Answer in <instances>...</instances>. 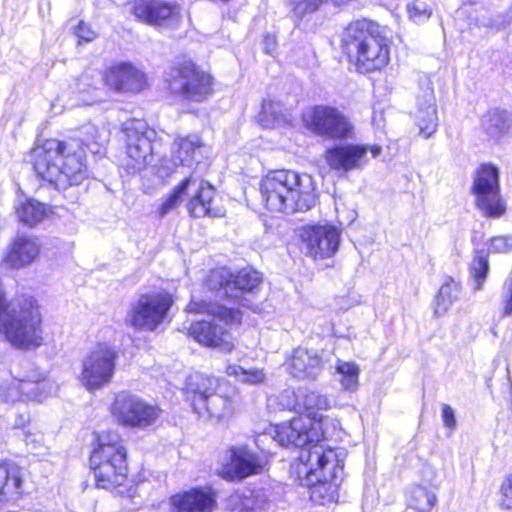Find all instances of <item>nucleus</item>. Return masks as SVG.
Listing matches in <instances>:
<instances>
[{
  "instance_id": "nucleus-42",
  "label": "nucleus",
  "mask_w": 512,
  "mask_h": 512,
  "mask_svg": "<svg viewBox=\"0 0 512 512\" xmlns=\"http://www.w3.org/2000/svg\"><path fill=\"white\" fill-rule=\"evenodd\" d=\"M409 18L415 23H423L428 20L432 14L429 6L419 0H415L407 5Z\"/></svg>"
},
{
  "instance_id": "nucleus-4",
  "label": "nucleus",
  "mask_w": 512,
  "mask_h": 512,
  "mask_svg": "<svg viewBox=\"0 0 512 512\" xmlns=\"http://www.w3.org/2000/svg\"><path fill=\"white\" fill-rule=\"evenodd\" d=\"M259 190L262 203L272 212H305L316 204L312 177L293 170L270 171L262 178Z\"/></svg>"
},
{
  "instance_id": "nucleus-51",
  "label": "nucleus",
  "mask_w": 512,
  "mask_h": 512,
  "mask_svg": "<svg viewBox=\"0 0 512 512\" xmlns=\"http://www.w3.org/2000/svg\"><path fill=\"white\" fill-rule=\"evenodd\" d=\"M502 506L506 507L507 509L512 508V505L510 503H506V501L502 502Z\"/></svg>"
},
{
  "instance_id": "nucleus-49",
  "label": "nucleus",
  "mask_w": 512,
  "mask_h": 512,
  "mask_svg": "<svg viewBox=\"0 0 512 512\" xmlns=\"http://www.w3.org/2000/svg\"><path fill=\"white\" fill-rule=\"evenodd\" d=\"M41 440H42V437L39 434L31 435L30 433L29 434L25 433V442L28 446L33 445V448L36 449L37 444H39L41 442Z\"/></svg>"
},
{
  "instance_id": "nucleus-1",
  "label": "nucleus",
  "mask_w": 512,
  "mask_h": 512,
  "mask_svg": "<svg viewBox=\"0 0 512 512\" xmlns=\"http://www.w3.org/2000/svg\"><path fill=\"white\" fill-rule=\"evenodd\" d=\"M339 421L321 414L310 421L303 417L274 427L273 439L283 447L301 448L298 459L302 464L299 475L305 474L301 485L316 486L328 484L336 489L342 479L344 453L325 448L322 441L336 435Z\"/></svg>"
},
{
  "instance_id": "nucleus-8",
  "label": "nucleus",
  "mask_w": 512,
  "mask_h": 512,
  "mask_svg": "<svg viewBox=\"0 0 512 512\" xmlns=\"http://www.w3.org/2000/svg\"><path fill=\"white\" fill-rule=\"evenodd\" d=\"M215 193L216 189L210 182L191 174L173 188L159 207L158 213L161 217L171 213L182 203L184 196L190 195L187 209L192 217L219 216L218 211L212 208Z\"/></svg>"
},
{
  "instance_id": "nucleus-31",
  "label": "nucleus",
  "mask_w": 512,
  "mask_h": 512,
  "mask_svg": "<svg viewBox=\"0 0 512 512\" xmlns=\"http://www.w3.org/2000/svg\"><path fill=\"white\" fill-rule=\"evenodd\" d=\"M296 405L303 409L307 417L304 419L313 421L318 418L323 411L330 408L331 404L329 399L316 391L299 390L296 395Z\"/></svg>"
},
{
  "instance_id": "nucleus-47",
  "label": "nucleus",
  "mask_w": 512,
  "mask_h": 512,
  "mask_svg": "<svg viewBox=\"0 0 512 512\" xmlns=\"http://www.w3.org/2000/svg\"><path fill=\"white\" fill-rule=\"evenodd\" d=\"M479 25L487 28H496L500 29L501 22L498 19H493L491 17H482L478 20Z\"/></svg>"
},
{
  "instance_id": "nucleus-41",
  "label": "nucleus",
  "mask_w": 512,
  "mask_h": 512,
  "mask_svg": "<svg viewBox=\"0 0 512 512\" xmlns=\"http://www.w3.org/2000/svg\"><path fill=\"white\" fill-rule=\"evenodd\" d=\"M471 275L474 278V290L482 289L483 283L489 271V262L487 254L484 251H477L471 265Z\"/></svg>"
},
{
  "instance_id": "nucleus-17",
  "label": "nucleus",
  "mask_w": 512,
  "mask_h": 512,
  "mask_svg": "<svg viewBox=\"0 0 512 512\" xmlns=\"http://www.w3.org/2000/svg\"><path fill=\"white\" fill-rule=\"evenodd\" d=\"M378 157L382 148L378 145L338 144L326 151L325 159L329 167L339 172L361 170L368 163V153Z\"/></svg>"
},
{
  "instance_id": "nucleus-43",
  "label": "nucleus",
  "mask_w": 512,
  "mask_h": 512,
  "mask_svg": "<svg viewBox=\"0 0 512 512\" xmlns=\"http://www.w3.org/2000/svg\"><path fill=\"white\" fill-rule=\"evenodd\" d=\"M512 250V236H497L490 239L488 252L507 253Z\"/></svg>"
},
{
  "instance_id": "nucleus-7",
  "label": "nucleus",
  "mask_w": 512,
  "mask_h": 512,
  "mask_svg": "<svg viewBox=\"0 0 512 512\" xmlns=\"http://www.w3.org/2000/svg\"><path fill=\"white\" fill-rule=\"evenodd\" d=\"M187 309L188 312L205 313L208 317H212L211 320H201L191 324L189 334L198 343L227 352L234 348L228 331L217 324L216 320L226 325L239 323L241 313L238 309L228 308L218 303L195 300L188 304Z\"/></svg>"
},
{
  "instance_id": "nucleus-40",
  "label": "nucleus",
  "mask_w": 512,
  "mask_h": 512,
  "mask_svg": "<svg viewBox=\"0 0 512 512\" xmlns=\"http://www.w3.org/2000/svg\"><path fill=\"white\" fill-rule=\"evenodd\" d=\"M336 371L341 375V385L344 389L354 391L358 386L359 367L353 362L338 361Z\"/></svg>"
},
{
  "instance_id": "nucleus-12",
  "label": "nucleus",
  "mask_w": 512,
  "mask_h": 512,
  "mask_svg": "<svg viewBox=\"0 0 512 512\" xmlns=\"http://www.w3.org/2000/svg\"><path fill=\"white\" fill-rule=\"evenodd\" d=\"M172 304L173 299L168 293L142 294L130 304L125 322L135 330L154 331L163 323Z\"/></svg>"
},
{
  "instance_id": "nucleus-9",
  "label": "nucleus",
  "mask_w": 512,
  "mask_h": 512,
  "mask_svg": "<svg viewBox=\"0 0 512 512\" xmlns=\"http://www.w3.org/2000/svg\"><path fill=\"white\" fill-rule=\"evenodd\" d=\"M169 92L183 100L201 102L212 93V77L191 60L179 59L165 72Z\"/></svg>"
},
{
  "instance_id": "nucleus-32",
  "label": "nucleus",
  "mask_w": 512,
  "mask_h": 512,
  "mask_svg": "<svg viewBox=\"0 0 512 512\" xmlns=\"http://www.w3.org/2000/svg\"><path fill=\"white\" fill-rule=\"evenodd\" d=\"M22 482V470L18 465L12 462L0 463V495H20Z\"/></svg>"
},
{
  "instance_id": "nucleus-30",
  "label": "nucleus",
  "mask_w": 512,
  "mask_h": 512,
  "mask_svg": "<svg viewBox=\"0 0 512 512\" xmlns=\"http://www.w3.org/2000/svg\"><path fill=\"white\" fill-rule=\"evenodd\" d=\"M512 125V115L501 109H491L481 118L483 132L493 140H499L509 131Z\"/></svg>"
},
{
  "instance_id": "nucleus-22",
  "label": "nucleus",
  "mask_w": 512,
  "mask_h": 512,
  "mask_svg": "<svg viewBox=\"0 0 512 512\" xmlns=\"http://www.w3.org/2000/svg\"><path fill=\"white\" fill-rule=\"evenodd\" d=\"M286 370L297 379L315 380L324 367L322 353L298 347L286 360Z\"/></svg>"
},
{
  "instance_id": "nucleus-13",
  "label": "nucleus",
  "mask_w": 512,
  "mask_h": 512,
  "mask_svg": "<svg viewBox=\"0 0 512 512\" xmlns=\"http://www.w3.org/2000/svg\"><path fill=\"white\" fill-rule=\"evenodd\" d=\"M472 193L475 205L488 218H499L506 206L500 196L499 170L492 164H482L475 173Z\"/></svg>"
},
{
  "instance_id": "nucleus-14",
  "label": "nucleus",
  "mask_w": 512,
  "mask_h": 512,
  "mask_svg": "<svg viewBox=\"0 0 512 512\" xmlns=\"http://www.w3.org/2000/svg\"><path fill=\"white\" fill-rule=\"evenodd\" d=\"M116 350L107 344H99L82 360L81 382L88 390L108 384L114 374Z\"/></svg>"
},
{
  "instance_id": "nucleus-2",
  "label": "nucleus",
  "mask_w": 512,
  "mask_h": 512,
  "mask_svg": "<svg viewBox=\"0 0 512 512\" xmlns=\"http://www.w3.org/2000/svg\"><path fill=\"white\" fill-rule=\"evenodd\" d=\"M101 145L98 128L85 124L72 137L59 141L49 139L31 152V161L37 176L58 190L78 186L89 176L86 151L98 153L94 146Z\"/></svg>"
},
{
  "instance_id": "nucleus-46",
  "label": "nucleus",
  "mask_w": 512,
  "mask_h": 512,
  "mask_svg": "<svg viewBox=\"0 0 512 512\" xmlns=\"http://www.w3.org/2000/svg\"><path fill=\"white\" fill-rule=\"evenodd\" d=\"M75 33L80 40H83L85 42L92 41L96 36L95 32L91 30L90 27L83 21H80V23L76 27Z\"/></svg>"
},
{
  "instance_id": "nucleus-29",
  "label": "nucleus",
  "mask_w": 512,
  "mask_h": 512,
  "mask_svg": "<svg viewBox=\"0 0 512 512\" xmlns=\"http://www.w3.org/2000/svg\"><path fill=\"white\" fill-rule=\"evenodd\" d=\"M226 380L218 379L202 373H193L186 380L187 393L193 395L192 405L196 413H200V404L213 394Z\"/></svg>"
},
{
  "instance_id": "nucleus-39",
  "label": "nucleus",
  "mask_w": 512,
  "mask_h": 512,
  "mask_svg": "<svg viewBox=\"0 0 512 512\" xmlns=\"http://www.w3.org/2000/svg\"><path fill=\"white\" fill-rule=\"evenodd\" d=\"M228 376H233L243 383L247 384H260L266 379V375L262 369L246 370L239 365L230 364L225 370Z\"/></svg>"
},
{
  "instance_id": "nucleus-50",
  "label": "nucleus",
  "mask_w": 512,
  "mask_h": 512,
  "mask_svg": "<svg viewBox=\"0 0 512 512\" xmlns=\"http://www.w3.org/2000/svg\"><path fill=\"white\" fill-rule=\"evenodd\" d=\"M275 48V38L271 36H266L264 39V50L266 53L270 54L273 52Z\"/></svg>"
},
{
  "instance_id": "nucleus-33",
  "label": "nucleus",
  "mask_w": 512,
  "mask_h": 512,
  "mask_svg": "<svg viewBox=\"0 0 512 512\" xmlns=\"http://www.w3.org/2000/svg\"><path fill=\"white\" fill-rule=\"evenodd\" d=\"M267 501L268 495L263 488L245 489L231 498V503L235 504L238 512L263 509Z\"/></svg>"
},
{
  "instance_id": "nucleus-15",
  "label": "nucleus",
  "mask_w": 512,
  "mask_h": 512,
  "mask_svg": "<svg viewBox=\"0 0 512 512\" xmlns=\"http://www.w3.org/2000/svg\"><path fill=\"white\" fill-rule=\"evenodd\" d=\"M111 412L120 424L138 428L152 425L160 414L158 407L126 391L116 395Z\"/></svg>"
},
{
  "instance_id": "nucleus-5",
  "label": "nucleus",
  "mask_w": 512,
  "mask_h": 512,
  "mask_svg": "<svg viewBox=\"0 0 512 512\" xmlns=\"http://www.w3.org/2000/svg\"><path fill=\"white\" fill-rule=\"evenodd\" d=\"M343 47L361 73L381 70L389 62V49L385 38L380 36L379 26L366 19L348 25Z\"/></svg>"
},
{
  "instance_id": "nucleus-19",
  "label": "nucleus",
  "mask_w": 512,
  "mask_h": 512,
  "mask_svg": "<svg viewBox=\"0 0 512 512\" xmlns=\"http://www.w3.org/2000/svg\"><path fill=\"white\" fill-rule=\"evenodd\" d=\"M177 5L162 0H136L133 14L141 21L154 26H174L179 20Z\"/></svg>"
},
{
  "instance_id": "nucleus-35",
  "label": "nucleus",
  "mask_w": 512,
  "mask_h": 512,
  "mask_svg": "<svg viewBox=\"0 0 512 512\" xmlns=\"http://www.w3.org/2000/svg\"><path fill=\"white\" fill-rule=\"evenodd\" d=\"M436 503V495L420 485L412 487L407 495L408 507L417 512H430Z\"/></svg>"
},
{
  "instance_id": "nucleus-20",
  "label": "nucleus",
  "mask_w": 512,
  "mask_h": 512,
  "mask_svg": "<svg viewBox=\"0 0 512 512\" xmlns=\"http://www.w3.org/2000/svg\"><path fill=\"white\" fill-rule=\"evenodd\" d=\"M239 399L237 389L228 381L222 382L220 387L200 404V413H207L210 419L217 421L230 417Z\"/></svg>"
},
{
  "instance_id": "nucleus-24",
  "label": "nucleus",
  "mask_w": 512,
  "mask_h": 512,
  "mask_svg": "<svg viewBox=\"0 0 512 512\" xmlns=\"http://www.w3.org/2000/svg\"><path fill=\"white\" fill-rule=\"evenodd\" d=\"M207 150V146L197 135L178 138L173 144L172 165L193 168L202 161Z\"/></svg>"
},
{
  "instance_id": "nucleus-6",
  "label": "nucleus",
  "mask_w": 512,
  "mask_h": 512,
  "mask_svg": "<svg viewBox=\"0 0 512 512\" xmlns=\"http://www.w3.org/2000/svg\"><path fill=\"white\" fill-rule=\"evenodd\" d=\"M89 462L97 487L110 489L126 481V449L117 432L106 431L97 436Z\"/></svg>"
},
{
  "instance_id": "nucleus-36",
  "label": "nucleus",
  "mask_w": 512,
  "mask_h": 512,
  "mask_svg": "<svg viewBox=\"0 0 512 512\" xmlns=\"http://www.w3.org/2000/svg\"><path fill=\"white\" fill-rule=\"evenodd\" d=\"M16 213L23 224L34 227L45 218L47 209L43 203L31 199L18 207Z\"/></svg>"
},
{
  "instance_id": "nucleus-45",
  "label": "nucleus",
  "mask_w": 512,
  "mask_h": 512,
  "mask_svg": "<svg viewBox=\"0 0 512 512\" xmlns=\"http://www.w3.org/2000/svg\"><path fill=\"white\" fill-rule=\"evenodd\" d=\"M442 420H443L445 427L450 428L451 430L455 428V426H456L455 412H454L453 408L448 404L442 405Z\"/></svg>"
},
{
  "instance_id": "nucleus-44",
  "label": "nucleus",
  "mask_w": 512,
  "mask_h": 512,
  "mask_svg": "<svg viewBox=\"0 0 512 512\" xmlns=\"http://www.w3.org/2000/svg\"><path fill=\"white\" fill-rule=\"evenodd\" d=\"M502 315H512V275L506 279L502 288Z\"/></svg>"
},
{
  "instance_id": "nucleus-38",
  "label": "nucleus",
  "mask_w": 512,
  "mask_h": 512,
  "mask_svg": "<svg viewBox=\"0 0 512 512\" xmlns=\"http://www.w3.org/2000/svg\"><path fill=\"white\" fill-rule=\"evenodd\" d=\"M285 120L282 113V105L272 100H265L262 103V110L258 115V122L263 127H273Z\"/></svg>"
},
{
  "instance_id": "nucleus-11",
  "label": "nucleus",
  "mask_w": 512,
  "mask_h": 512,
  "mask_svg": "<svg viewBox=\"0 0 512 512\" xmlns=\"http://www.w3.org/2000/svg\"><path fill=\"white\" fill-rule=\"evenodd\" d=\"M122 132L127 155L125 169L136 174L152 162L157 132L142 119L125 121Z\"/></svg>"
},
{
  "instance_id": "nucleus-28",
  "label": "nucleus",
  "mask_w": 512,
  "mask_h": 512,
  "mask_svg": "<svg viewBox=\"0 0 512 512\" xmlns=\"http://www.w3.org/2000/svg\"><path fill=\"white\" fill-rule=\"evenodd\" d=\"M40 249L41 244L36 237L18 235L13 241L6 261L12 268L24 267L36 260Z\"/></svg>"
},
{
  "instance_id": "nucleus-16",
  "label": "nucleus",
  "mask_w": 512,
  "mask_h": 512,
  "mask_svg": "<svg viewBox=\"0 0 512 512\" xmlns=\"http://www.w3.org/2000/svg\"><path fill=\"white\" fill-rule=\"evenodd\" d=\"M305 120L315 134L329 139H345L351 136L353 126L338 109L319 105L311 109Z\"/></svg>"
},
{
  "instance_id": "nucleus-34",
  "label": "nucleus",
  "mask_w": 512,
  "mask_h": 512,
  "mask_svg": "<svg viewBox=\"0 0 512 512\" xmlns=\"http://www.w3.org/2000/svg\"><path fill=\"white\" fill-rule=\"evenodd\" d=\"M461 285L452 278H448L440 287L435 303V314L441 316L460 297Z\"/></svg>"
},
{
  "instance_id": "nucleus-3",
  "label": "nucleus",
  "mask_w": 512,
  "mask_h": 512,
  "mask_svg": "<svg viewBox=\"0 0 512 512\" xmlns=\"http://www.w3.org/2000/svg\"><path fill=\"white\" fill-rule=\"evenodd\" d=\"M42 315L37 300L30 295H17L6 300L0 284V335L13 348L31 351L44 344Z\"/></svg>"
},
{
  "instance_id": "nucleus-48",
  "label": "nucleus",
  "mask_w": 512,
  "mask_h": 512,
  "mask_svg": "<svg viewBox=\"0 0 512 512\" xmlns=\"http://www.w3.org/2000/svg\"><path fill=\"white\" fill-rule=\"evenodd\" d=\"M501 492L507 500L512 499V475L503 482Z\"/></svg>"
},
{
  "instance_id": "nucleus-21",
  "label": "nucleus",
  "mask_w": 512,
  "mask_h": 512,
  "mask_svg": "<svg viewBox=\"0 0 512 512\" xmlns=\"http://www.w3.org/2000/svg\"><path fill=\"white\" fill-rule=\"evenodd\" d=\"M107 85L118 92L138 93L147 84L145 74L131 63L120 62L106 73Z\"/></svg>"
},
{
  "instance_id": "nucleus-23",
  "label": "nucleus",
  "mask_w": 512,
  "mask_h": 512,
  "mask_svg": "<svg viewBox=\"0 0 512 512\" xmlns=\"http://www.w3.org/2000/svg\"><path fill=\"white\" fill-rule=\"evenodd\" d=\"M229 461L226 473L232 478L243 479L259 473L262 465L258 455L244 445L232 446L228 450Z\"/></svg>"
},
{
  "instance_id": "nucleus-25",
  "label": "nucleus",
  "mask_w": 512,
  "mask_h": 512,
  "mask_svg": "<svg viewBox=\"0 0 512 512\" xmlns=\"http://www.w3.org/2000/svg\"><path fill=\"white\" fill-rule=\"evenodd\" d=\"M214 505L215 498L211 491L200 488L176 494L169 503L173 512H211Z\"/></svg>"
},
{
  "instance_id": "nucleus-27",
  "label": "nucleus",
  "mask_w": 512,
  "mask_h": 512,
  "mask_svg": "<svg viewBox=\"0 0 512 512\" xmlns=\"http://www.w3.org/2000/svg\"><path fill=\"white\" fill-rule=\"evenodd\" d=\"M17 379L19 386L9 388V392L5 395L6 401L14 402L20 400L25 395L27 399L42 402L56 390L51 383L46 381L40 382L38 378L24 376Z\"/></svg>"
},
{
  "instance_id": "nucleus-10",
  "label": "nucleus",
  "mask_w": 512,
  "mask_h": 512,
  "mask_svg": "<svg viewBox=\"0 0 512 512\" xmlns=\"http://www.w3.org/2000/svg\"><path fill=\"white\" fill-rule=\"evenodd\" d=\"M261 282V274L252 268H243L236 272L228 268H219L209 273L206 286L220 296L231 299L243 307L254 309L248 296L255 293Z\"/></svg>"
},
{
  "instance_id": "nucleus-52",
  "label": "nucleus",
  "mask_w": 512,
  "mask_h": 512,
  "mask_svg": "<svg viewBox=\"0 0 512 512\" xmlns=\"http://www.w3.org/2000/svg\"><path fill=\"white\" fill-rule=\"evenodd\" d=\"M20 419H21V420H20L19 422H16V425H20V424H22V422H23V418H22V416L20 417Z\"/></svg>"
},
{
  "instance_id": "nucleus-18",
  "label": "nucleus",
  "mask_w": 512,
  "mask_h": 512,
  "mask_svg": "<svg viewBox=\"0 0 512 512\" xmlns=\"http://www.w3.org/2000/svg\"><path fill=\"white\" fill-rule=\"evenodd\" d=\"M302 249L314 259L328 258L336 253L340 243V231L332 225H315L303 228Z\"/></svg>"
},
{
  "instance_id": "nucleus-26",
  "label": "nucleus",
  "mask_w": 512,
  "mask_h": 512,
  "mask_svg": "<svg viewBox=\"0 0 512 512\" xmlns=\"http://www.w3.org/2000/svg\"><path fill=\"white\" fill-rule=\"evenodd\" d=\"M415 123L425 138L432 136L438 127L436 99L432 89L425 90L417 97L414 113Z\"/></svg>"
},
{
  "instance_id": "nucleus-37",
  "label": "nucleus",
  "mask_w": 512,
  "mask_h": 512,
  "mask_svg": "<svg viewBox=\"0 0 512 512\" xmlns=\"http://www.w3.org/2000/svg\"><path fill=\"white\" fill-rule=\"evenodd\" d=\"M326 3L325 0H287L289 16L293 20L295 26L300 22L319 10L321 5Z\"/></svg>"
}]
</instances>
